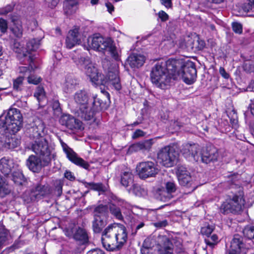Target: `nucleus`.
<instances>
[{
  "label": "nucleus",
  "mask_w": 254,
  "mask_h": 254,
  "mask_svg": "<svg viewBox=\"0 0 254 254\" xmlns=\"http://www.w3.org/2000/svg\"><path fill=\"white\" fill-rule=\"evenodd\" d=\"M74 60L78 67L90 78L93 84H105L109 82L116 90H120L121 89L122 86L118 71H109L107 78L102 80L101 75L99 74L97 68L89 58L80 57L77 59H74Z\"/></svg>",
  "instance_id": "1"
},
{
  "label": "nucleus",
  "mask_w": 254,
  "mask_h": 254,
  "mask_svg": "<svg viewBox=\"0 0 254 254\" xmlns=\"http://www.w3.org/2000/svg\"><path fill=\"white\" fill-rule=\"evenodd\" d=\"M127 234L125 226L120 223H114L109 225L102 234V242L108 251L120 250L127 242Z\"/></svg>",
  "instance_id": "2"
},
{
  "label": "nucleus",
  "mask_w": 254,
  "mask_h": 254,
  "mask_svg": "<svg viewBox=\"0 0 254 254\" xmlns=\"http://www.w3.org/2000/svg\"><path fill=\"white\" fill-rule=\"evenodd\" d=\"M181 61L172 59H169L166 62H158L153 67L151 72L152 82L160 88H167L173 79L172 72H174V68L181 66Z\"/></svg>",
  "instance_id": "3"
},
{
  "label": "nucleus",
  "mask_w": 254,
  "mask_h": 254,
  "mask_svg": "<svg viewBox=\"0 0 254 254\" xmlns=\"http://www.w3.org/2000/svg\"><path fill=\"white\" fill-rule=\"evenodd\" d=\"M31 128L32 129V134H30V137L35 139L34 143L31 145V149L40 156L45 165H48L52 159L54 158L55 154L53 149L49 147L44 137V128Z\"/></svg>",
  "instance_id": "4"
},
{
  "label": "nucleus",
  "mask_w": 254,
  "mask_h": 254,
  "mask_svg": "<svg viewBox=\"0 0 254 254\" xmlns=\"http://www.w3.org/2000/svg\"><path fill=\"white\" fill-rule=\"evenodd\" d=\"M89 46L94 50L100 52L108 51L115 60L119 59V52L113 41L110 38H104L99 34H95L88 40Z\"/></svg>",
  "instance_id": "5"
},
{
  "label": "nucleus",
  "mask_w": 254,
  "mask_h": 254,
  "mask_svg": "<svg viewBox=\"0 0 254 254\" xmlns=\"http://www.w3.org/2000/svg\"><path fill=\"white\" fill-rule=\"evenodd\" d=\"M73 100L78 108V114L85 120L89 121L93 118L94 111L89 103V96L85 90L76 91L73 95Z\"/></svg>",
  "instance_id": "6"
},
{
  "label": "nucleus",
  "mask_w": 254,
  "mask_h": 254,
  "mask_svg": "<svg viewBox=\"0 0 254 254\" xmlns=\"http://www.w3.org/2000/svg\"><path fill=\"white\" fill-rule=\"evenodd\" d=\"M181 61V66L175 67L172 72L173 79H182L188 84H192L196 77V70L192 62L186 64L182 60H176Z\"/></svg>",
  "instance_id": "7"
},
{
  "label": "nucleus",
  "mask_w": 254,
  "mask_h": 254,
  "mask_svg": "<svg viewBox=\"0 0 254 254\" xmlns=\"http://www.w3.org/2000/svg\"><path fill=\"white\" fill-rule=\"evenodd\" d=\"M244 194L239 187L238 193L234 194L232 197L226 200L221 205L220 210L222 213H236L242 210L245 205V200L243 198Z\"/></svg>",
  "instance_id": "8"
},
{
  "label": "nucleus",
  "mask_w": 254,
  "mask_h": 254,
  "mask_svg": "<svg viewBox=\"0 0 254 254\" xmlns=\"http://www.w3.org/2000/svg\"><path fill=\"white\" fill-rule=\"evenodd\" d=\"M178 153L174 145H169L161 148L157 154L158 161L166 167H171L177 162Z\"/></svg>",
  "instance_id": "9"
},
{
  "label": "nucleus",
  "mask_w": 254,
  "mask_h": 254,
  "mask_svg": "<svg viewBox=\"0 0 254 254\" xmlns=\"http://www.w3.org/2000/svg\"><path fill=\"white\" fill-rule=\"evenodd\" d=\"M23 122V117L19 110L10 108L6 116H0V127H20Z\"/></svg>",
  "instance_id": "10"
},
{
  "label": "nucleus",
  "mask_w": 254,
  "mask_h": 254,
  "mask_svg": "<svg viewBox=\"0 0 254 254\" xmlns=\"http://www.w3.org/2000/svg\"><path fill=\"white\" fill-rule=\"evenodd\" d=\"M202 147L197 143L188 142L184 143L181 148V152L189 161H199L200 158Z\"/></svg>",
  "instance_id": "11"
},
{
  "label": "nucleus",
  "mask_w": 254,
  "mask_h": 254,
  "mask_svg": "<svg viewBox=\"0 0 254 254\" xmlns=\"http://www.w3.org/2000/svg\"><path fill=\"white\" fill-rule=\"evenodd\" d=\"M136 171L140 178L145 179L155 177L159 170L157 165L152 161H144L139 163L136 166Z\"/></svg>",
  "instance_id": "12"
},
{
  "label": "nucleus",
  "mask_w": 254,
  "mask_h": 254,
  "mask_svg": "<svg viewBox=\"0 0 254 254\" xmlns=\"http://www.w3.org/2000/svg\"><path fill=\"white\" fill-rule=\"evenodd\" d=\"M62 146L66 155V157L71 162L84 169H88L89 168V164L82 158L78 157L77 154L72 149L69 148L66 144L62 142Z\"/></svg>",
  "instance_id": "13"
},
{
  "label": "nucleus",
  "mask_w": 254,
  "mask_h": 254,
  "mask_svg": "<svg viewBox=\"0 0 254 254\" xmlns=\"http://www.w3.org/2000/svg\"><path fill=\"white\" fill-rule=\"evenodd\" d=\"M247 251L243 243V238L238 235H235L231 242L229 252L226 254H246Z\"/></svg>",
  "instance_id": "14"
},
{
  "label": "nucleus",
  "mask_w": 254,
  "mask_h": 254,
  "mask_svg": "<svg viewBox=\"0 0 254 254\" xmlns=\"http://www.w3.org/2000/svg\"><path fill=\"white\" fill-rule=\"evenodd\" d=\"M218 157L217 149L213 146H209L201 150L199 161L200 160L202 162L207 164L210 162L217 160Z\"/></svg>",
  "instance_id": "15"
},
{
  "label": "nucleus",
  "mask_w": 254,
  "mask_h": 254,
  "mask_svg": "<svg viewBox=\"0 0 254 254\" xmlns=\"http://www.w3.org/2000/svg\"><path fill=\"white\" fill-rule=\"evenodd\" d=\"M51 192V190L48 185L37 184L31 190V196L35 199H40L49 195Z\"/></svg>",
  "instance_id": "16"
},
{
  "label": "nucleus",
  "mask_w": 254,
  "mask_h": 254,
  "mask_svg": "<svg viewBox=\"0 0 254 254\" xmlns=\"http://www.w3.org/2000/svg\"><path fill=\"white\" fill-rule=\"evenodd\" d=\"M26 165L30 171L34 173L39 172L43 167L46 166L44 164L42 158L34 155L29 156L26 160Z\"/></svg>",
  "instance_id": "17"
},
{
  "label": "nucleus",
  "mask_w": 254,
  "mask_h": 254,
  "mask_svg": "<svg viewBox=\"0 0 254 254\" xmlns=\"http://www.w3.org/2000/svg\"><path fill=\"white\" fill-rule=\"evenodd\" d=\"M177 175L180 184L182 186L189 187L191 184V177L187 168L183 166H178Z\"/></svg>",
  "instance_id": "18"
},
{
  "label": "nucleus",
  "mask_w": 254,
  "mask_h": 254,
  "mask_svg": "<svg viewBox=\"0 0 254 254\" xmlns=\"http://www.w3.org/2000/svg\"><path fill=\"white\" fill-rule=\"evenodd\" d=\"M80 37L79 33V28H75L70 30L65 39V45L67 48L71 49L76 45L80 43Z\"/></svg>",
  "instance_id": "19"
},
{
  "label": "nucleus",
  "mask_w": 254,
  "mask_h": 254,
  "mask_svg": "<svg viewBox=\"0 0 254 254\" xmlns=\"http://www.w3.org/2000/svg\"><path fill=\"white\" fill-rule=\"evenodd\" d=\"M18 165L12 159L4 157L0 160V171L5 176L9 174L13 169H16Z\"/></svg>",
  "instance_id": "20"
},
{
  "label": "nucleus",
  "mask_w": 254,
  "mask_h": 254,
  "mask_svg": "<svg viewBox=\"0 0 254 254\" xmlns=\"http://www.w3.org/2000/svg\"><path fill=\"white\" fill-rule=\"evenodd\" d=\"M145 57L138 53H132L129 55L127 60V64L132 68H139L142 66L145 61Z\"/></svg>",
  "instance_id": "21"
},
{
  "label": "nucleus",
  "mask_w": 254,
  "mask_h": 254,
  "mask_svg": "<svg viewBox=\"0 0 254 254\" xmlns=\"http://www.w3.org/2000/svg\"><path fill=\"white\" fill-rule=\"evenodd\" d=\"M60 123L62 126L67 127H81L82 123L78 120L75 119L70 115H64L60 119Z\"/></svg>",
  "instance_id": "22"
},
{
  "label": "nucleus",
  "mask_w": 254,
  "mask_h": 254,
  "mask_svg": "<svg viewBox=\"0 0 254 254\" xmlns=\"http://www.w3.org/2000/svg\"><path fill=\"white\" fill-rule=\"evenodd\" d=\"M78 85V80L73 76H67L63 85V91L66 93H70L75 90Z\"/></svg>",
  "instance_id": "23"
},
{
  "label": "nucleus",
  "mask_w": 254,
  "mask_h": 254,
  "mask_svg": "<svg viewBox=\"0 0 254 254\" xmlns=\"http://www.w3.org/2000/svg\"><path fill=\"white\" fill-rule=\"evenodd\" d=\"M120 182L122 186L127 188L132 186L133 184L134 176L131 170L128 169L123 171L120 175Z\"/></svg>",
  "instance_id": "24"
},
{
  "label": "nucleus",
  "mask_w": 254,
  "mask_h": 254,
  "mask_svg": "<svg viewBox=\"0 0 254 254\" xmlns=\"http://www.w3.org/2000/svg\"><path fill=\"white\" fill-rule=\"evenodd\" d=\"M12 25L10 27V30L12 34L17 38L22 37L23 32V28L22 25V22L19 18L13 17L12 18Z\"/></svg>",
  "instance_id": "25"
},
{
  "label": "nucleus",
  "mask_w": 254,
  "mask_h": 254,
  "mask_svg": "<svg viewBox=\"0 0 254 254\" xmlns=\"http://www.w3.org/2000/svg\"><path fill=\"white\" fill-rule=\"evenodd\" d=\"M23 57L24 58V61L27 62L29 65V67L21 66L19 67V72L20 73L23 74L24 75H29L33 72L34 68L32 65L33 59L29 53L23 54Z\"/></svg>",
  "instance_id": "26"
},
{
  "label": "nucleus",
  "mask_w": 254,
  "mask_h": 254,
  "mask_svg": "<svg viewBox=\"0 0 254 254\" xmlns=\"http://www.w3.org/2000/svg\"><path fill=\"white\" fill-rule=\"evenodd\" d=\"M94 217L107 219L108 207L106 205H99L96 207L93 212Z\"/></svg>",
  "instance_id": "27"
},
{
  "label": "nucleus",
  "mask_w": 254,
  "mask_h": 254,
  "mask_svg": "<svg viewBox=\"0 0 254 254\" xmlns=\"http://www.w3.org/2000/svg\"><path fill=\"white\" fill-rule=\"evenodd\" d=\"M20 144V140L15 135H11L10 137L5 139L4 146L8 149H14L18 146Z\"/></svg>",
  "instance_id": "28"
},
{
  "label": "nucleus",
  "mask_w": 254,
  "mask_h": 254,
  "mask_svg": "<svg viewBox=\"0 0 254 254\" xmlns=\"http://www.w3.org/2000/svg\"><path fill=\"white\" fill-rule=\"evenodd\" d=\"M128 191L138 196L144 197L147 195L148 194L147 190L145 188L137 184H133L128 190Z\"/></svg>",
  "instance_id": "29"
},
{
  "label": "nucleus",
  "mask_w": 254,
  "mask_h": 254,
  "mask_svg": "<svg viewBox=\"0 0 254 254\" xmlns=\"http://www.w3.org/2000/svg\"><path fill=\"white\" fill-rule=\"evenodd\" d=\"M106 224V219L94 217V220L92 222V227L94 232L95 233H100Z\"/></svg>",
  "instance_id": "30"
},
{
  "label": "nucleus",
  "mask_w": 254,
  "mask_h": 254,
  "mask_svg": "<svg viewBox=\"0 0 254 254\" xmlns=\"http://www.w3.org/2000/svg\"><path fill=\"white\" fill-rule=\"evenodd\" d=\"M10 192L9 186L6 183L4 178L0 176V197H3Z\"/></svg>",
  "instance_id": "31"
},
{
  "label": "nucleus",
  "mask_w": 254,
  "mask_h": 254,
  "mask_svg": "<svg viewBox=\"0 0 254 254\" xmlns=\"http://www.w3.org/2000/svg\"><path fill=\"white\" fill-rule=\"evenodd\" d=\"M73 238L77 241L84 243L88 241V236L85 231L81 228H78L73 235Z\"/></svg>",
  "instance_id": "32"
},
{
  "label": "nucleus",
  "mask_w": 254,
  "mask_h": 254,
  "mask_svg": "<svg viewBox=\"0 0 254 254\" xmlns=\"http://www.w3.org/2000/svg\"><path fill=\"white\" fill-rule=\"evenodd\" d=\"M12 179L15 184L19 185H22L25 181V178L22 172L18 169L12 173Z\"/></svg>",
  "instance_id": "33"
},
{
  "label": "nucleus",
  "mask_w": 254,
  "mask_h": 254,
  "mask_svg": "<svg viewBox=\"0 0 254 254\" xmlns=\"http://www.w3.org/2000/svg\"><path fill=\"white\" fill-rule=\"evenodd\" d=\"M159 254H174L173 249V244L167 241L163 246L158 249Z\"/></svg>",
  "instance_id": "34"
},
{
  "label": "nucleus",
  "mask_w": 254,
  "mask_h": 254,
  "mask_svg": "<svg viewBox=\"0 0 254 254\" xmlns=\"http://www.w3.org/2000/svg\"><path fill=\"white\" fill-rule=\"evenodd\" d=\"M109 209L111 213L117 219L122 220L123 216L122 214L120 208L115 204L111 203L109 204Z\"/></svg>",
  "instance_id": "35"
},
{
  "label": "nucleus",
  "mask_w": 254,
  "mask_h": 254,
  "mask_svg": "<svg viewBox=\"0 0 254 254\" xmlns=\"http://www.w3.org/2000/svg\"><path fill=\"white\" fill-rule=\"evenodd\" d=\"M204 241L207 246L212 249L219 242V239L218 236L216 234H213L205 238Z\"/></svg>",
  "instance_id": "36"
},
{
  "label": "nucleus",
  "mask_w": 254,
  "mask_h": 254,
  "mask_svg": "<svg viewBox=\"0 0 254 254\" xmlns=\"http://www.w3.org/2000/svg\"><path fill=\"white\" fill-rule=\"evenodd\" d=\"M34 97L37 99L40 105L45 101H46L45 92L42 87H38L34 93Z\"/></svg>",
  "instance_id": "37"
},
{
  "label": "nucleus",
  "mask_w": 254,
  "mask_h": 254,
  "mask_svg": "<svg viewBox=\"0 0 254 254\" xmlns=\"http://www.w3.org/2000/svg\"><path fill=\"white\" fill-rule=\"evenodd\" d=\"M165 189L167 193L169 195V196H168V198L170 199L172 197L170 195L176 191L177 186L174 181H169L165 183Z\"/></svg>",
  "instance_id": "38"
},
{
  "label": "nucleus",
  "mask_w": 254,
  "mask_h": 254,
  "mask_svg": "<svg viewBox=\"0 0 254 254\" xmlns=\"http://www.w3.org/2000/svg\"><path fill=\"white\" fill-rule=\"evenodd\" d=\"M40 45V40L33 39L27 44V50L29 51H35L38 49Z\"/></svg>",
  "instance_id": "39"
},
{
  "label": "nucleus",
  "mask_w": 254,
  "mask_h": 254,
  "mask_svg": "<svg viewBox=\"0 0 254 254\" xmlns=\"http://www.w3.org/2000/svg\"><path fill=\"white\" fill-rule=\"evenodd\" d=\"M24 80V77L19 76L13 81V89L16 91H20L22 89V86Z\"/></svg>",
  "instance_id": "40"
},
{
  "label": "nucleus",
  "mask_w": 254,
  "mask_h": 254,
  "mask_svg": "<svg viewBox=\"0 0 254 254\" xmlns=\"http://www.w3.org/2000/svg\"><path fill=\"white\" fill-rule=\"evenodd\" d=\"M86 187L98 191H104L105 190L104 186L102 183H87Z\"/></svg>",
  "instance_id": "41"
},
{
  "label": "nucleus",
  "mask_w": 254,
  "mask_h": 254,
  "mask_svg": "<svg viewBox=\"0 0 254 254\" xmlns=\"http://www.w3.org/2000/svg\"><path fill=\"white\" fill-rule=\"evenodd\" d=\"M151 146V142L149 140L140 142L133 145V147L136 149L145 150L149 149Z\"/></svg>",
  "instance_id": "42"
},
{
  "label": "nucleus",
  "mask_w": 254,
  "mask_h": 254,
  "mask_svg": "<svg viewBox=\"0 0 254 254\" xmlns=\"http://www.w3.org/2000/svg\"><path fill=\"white\" fill-rule=\"evenodd\" d=\"M245 237L249 239H254V226H248L243 230Z\"/></svg>",
  "instance_id": "43"
},
{
  "label": "nucleus",
  "mask_w": 254,
  "mask_h": 254,
  "mask_svg": "<svg viewBox=\"0 0 254 254\" xmlns=\"http://www.w3.org/2000/svg\"><path fill=\"white\" fill-rule=\"evenodd\" d=\"M214 227L211 225H207L202 227L201 229V233L205 235L206 237L210 235L214 230Z\"/></svg>",
  "instance_id": "44"
},
{
  "label": "nucleus",
  "mask_w": 254,
  "mask_h": 254,
  "mask_svg": "<svg viewBox=\"0 0 254 254\" xmlns=\"http://www.w3.org/2000/svg\"><path fill=\"white\" fill-rule=\"evenodd\" d=\"M41 81L40 77L36 76L33 72L27 76V81L29 84H38Z\"/></svg>",
  "instance_id": "45"
},
{
  "label": "nucleus",
  "mask_w": 254,
  "mask_h": 254,
  "mask_svg": "<svg viewBox=\"0 0 254 254\" xmlns=\"http://www.w3.org/2000/svg\"><path fill=\"white\" fill-rule=\"evenodd\" d=\"M8 234L7 231L2 228H0V248L5 243Z\"/></svg>",
  "instance_id": "46"
},
{
  "label": "nucleus",
  "mask_w": 254,
  "mask_h": 254,
  "mask_svg": "<svg viewBox=\"0 0 254 254\" xmlns=\"http://www.w3.org/2000/svg\"><path fill=\"white\" fill-rule=\"evenodd\" d=\"M8 25L7 21L2 18H0V31L2 33H5L7 30Z\"/></svg>",
  "instance_id": "47"
},
{
  "label": "nucleus",
  "mask_w": 254,
  "mask_h": 254,
  "mask_svg": "<svg viewBox=\"0 0 254 254\" xmlns=\"http://www.w3.org/2000/svg\"><path fill=\"white\" fill-rule=\"evenodd\" d=\"M232 28L235 33L238 34H241L243 31L242 24L237 22L232 23Z\"/></svg>",
  "instance_id": "48"
},
{
  "label": "nucleus",
  "mask_w": 254,
  "mask_h": 254,
  "mask_svg": "<svg viewBox=\"0 0 254 254\" xmlns=\"http://www.w3.org/2000/svg\"><path fill=\"white\" fill-rule=\"evenodd\" d=\"M144 226V223L142 222H139L138 224L134 225L132 227V234L135 235L137 231Z\"/></svg>",
  "instance_id": "49"
},
{
  "label": "nucleus",
  "mask_w": 254,
  "mask_h": 254,
  "mask_svg": "<svg viewBox=\"0 0 254 254\" xmlns=\"http://www.w3.org/2000/svg\"><path fill=\"white\" fill-rule=\"evenodd\" d=\"M158 15L162 21H166L169 19V15L163 10L160 11Z\"/></svg>",
  "instance_id": "50"
},
{
  "label": "nucleus",
  "mask_w": 254,
  "mask_h": 254,
  "mask_svg": "<svg viewBox=\"0 0 254 254\" xmlns=\"http://www.w3.org/2000/svg\"><path fill=\"white\" fill-rule=\"evenodd\" d=\"M152 244L151 240L149 238L146 239L143 243L142 248L152 249Z\"/></svg>",
  "instance_id": "51"
},
{
  "label": "nucleus",
  "mask_w": 254,
  "mask_h": 254,
  "mask_svg": "<svg viewBox=\"0 0 254 254\" xmlns=\"http://www.w3.org/2000/svg\"><path fill=\"white\" fill-rule=\"evenodd\" d=\"M64 177L69 181H73L75 177L73 174L69 171H66L64 174Z\"/></svg>",
  "instance_id": "52"
},
{
  "label": "nucleus",
  "mask_w": 254,
  "mask_h": 254,
  "mask_svg": "<svg viewBox=\"0 0 254 254\" xmlns=\"http://www.w3.org/2000/svg\"><path fill=\"white\" fill-rule=\"evenodd\" d=\"M12 9H13V6H12L11 5H8L1 10L0 13L1 14H6L8 13V12L11 11L12 10Z\"/></svg>",
  "instance_id": "53"
},
{
  "label": "nucleus",
  "mask_w": 254,
  "mask_h": 254,
  "mask_svg": "<svg viewBox=\"0 0 254 254\" xmlns=\"http://www.w3.org/2000/svg\"><path fill=\"white\" fill-rule=\"evenodd\" d=\"M161 3L167 8H170L172 6L171 0H160Z\"/></svg>",
  "instance_id": "54"
},
{
  "label": "nucleus",
  "mask_w": 254,
  "mask_h": 254,
  "mask_svg": "<svg viewBox=\"0 0 254 254\" xmlns=\"http://www.w3.org/2000/svg\"><path fill=\"white\" fill-rule=\"evenodd\" d=\"M144 135V132L140 129H137L132 135L133 138H136Z\"/></svg>",
  "instance_id": "55"
},
{
  "label": "nucleus",
  "mask_w": 254,
  "mask_h": 254,
  "mask_svg": "<svg viewBox=\"0 0 254 254\" xmlns=\"http://www.w3.org/2000/svg\"><path fill=\"white\" fill-rule=\"evenodd\" d=\"M87 254H105V252L98 249H93L88 252Z\"/></svg>",
  "instance_id": "56"
},
{
  "label": "nucleus",
  "mask_w": 254,
  "mask_h": 254,
  "mask_svg": "<svg viewBox=\"0 0 254 254\" xmlns=\"http://www.w3.org/2000/svg\"><path fill=\"white\" fill-rule=\"evenodd\" d=\"M249 7L247 8L246 7H245V10L250 11L252 10L254 11V0H249Z\"/></svg>",
  "instance_id": "57"
},
{
  "label": "nucleus",
  "mask_w": 254,
  "mask_h": 254,
  "mask_svg": "<svg viewBox=\"0 0 254 254\" xmlns=\"http://www.w3.org/2000/svg\"><path fill=\"white\" fill-rule=\"evenodd\" d=\"M230 122L232 126H236L238 124L237 116L235 113H233V118L230 119Z\"/></svg>",
  "instance_id": "58"
},
{
  "label": "nucleus",
  "mask_w": 254,
  "mask_h": 254,
  "mask_svg": "<svg viewBox=\"0 0 254 254\" xmlns=\"http://www.w3.org/2000/svg\"><path fill=\"white\" fill-rule=\"evenodd\" d=\"M219 73L222 75V76L224 78H225L226 79H227L229 78V76L228 73H227L226 72V71H225V69L223 67H220Z\"/></svg>",
  "instance_id": "59"
},
{
  "label": "nucleus",
  "mask_w": 254,
  "mask_h": 254,
  "mask_svg": "<svg viewBox=\"0 0 254 254\" xmlns=\"http://www.w3.org/2000/svg\"><path fill=\"white\" fill-rule=\"evenodd\" d=\"M140 251L142 254H152V249L142 247Z\"/></svg>",
  "instance_id": "60"
},
{
  "label": "nucleus",
  "mask_w": 254,
  "mask_h": 254,
  "mask_svg": "<svg viewBox=\"0 0 254 254\" xmlns=\"http://www.w3.org/2000/svg\"><path fill=\"white\" fill-rule=\"evenodd\" d=\"M55 191L59 196L61 195L62 193V185L61 184L56 186Z\"/></svg>",
  "instance_id": "61"
},
{
  "label": "nucleus",
  "mask_w": 254,
  "mask_h": 254,
  "mask_svg": "<svg viewBox=\"0 0 254 254\" xmlns=\"http://www.w3.org/2000/svg\"><path fill=\"white\" fill-rule=\"evenodd\" d=\"M106 6L108 9V11L110 13H112V12L114 11V7L111 3L107 2L106 3Z\"/></svg>",
  "instance_id": "62"
},
{
  "label": "nucleus",
  "mask_w": 254,
  "mask_h": 254,
  "mask_svg": "<svg viewBox=\"0 0 254 254\" xmlns=\"http://www.w3.org/2000/svg\"><path fill=\"white\" fill-rule=\"evenodd\" d=\"M167 225V222L166 220H164L161 222H158L155 224V226L158 227H165Z\"/></svg>",
  "instance_id": "63"
},
{
  "label": "nucleus",
  "mask_w": 254,
  "mask_h": 254,
  "mask_svg": "<svg viewBox=\"0 0 254 254\" xmlns=\"http://www.w3.org/2000/svg\"><path fill=\"white\" fill-rule=\"evenodd\" d=\"M58 3V0H52L50 2V4H49V6L52 8L55 7Z\"/></svg>",
  "instance_id": "64"
}]
</instances>
